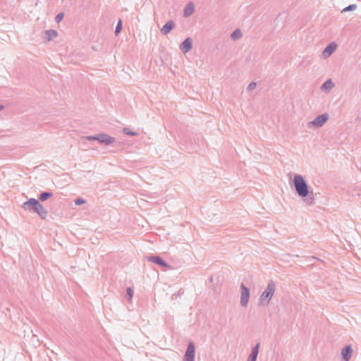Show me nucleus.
Returning <instances> with one entry per match:
<instances>
[{"label": "nucleus", "instance_id": "f257e3e1", "mask_svg": "<svg viewBox=\"0 0 361 361\" xmlns=\"http://www.w3.org/2000/svg\"><path fill=\"white\" fill-rule=\"evenodd\" d=\"M276 289V283L274 281H269L265 290L259 296L258 305L267 306L274 296Z\"/></svg>", "mask_w": 361, "mask_h": 361}, {"label": "nucleus", "instance_id": "f03ea898", "mask_svg": "<svg viewBox=\"0 0 361 361\" xmlns=\"http://www.w3.org/2000/svg\"><path fill=\"white\" fill-rule=\"evenodd\" d=\"M23 209L27 211H32L38 214L42 218H46L47 215V209L34 198L30 199L23 204Z\"/></svg>", "mask_w": 361, "mask_h": 361}, {"label": "nucleus", "instance_id": "7ed1b4c3", "mask_svg": "<svg viewBox=\"0 0 361 361\" xmlns=\"http://www.w3.org/2000/svg\"><path fill=\"white\" fill-rule=\"evenodd\" d=\"M294 185L300 196L305 197L308 195L307 185L301 176L296 175L294 177Z\"/></svg>", "mask_w": 361, "mask_h": 361}, {"label": "nucleus", "instance_id": "20e7f679", "mask_svg": "<svg viewBox=\"0 0 361 361\" xmlns=\"http://www.w3.org/2000/svg\"><path fill=\"white\" fill-rule=\"evenodd\" d=\"M240 305L242 307H246L250 299V289L243 283L240 284Z\"/></svg>", "mask_w": 361, "mask_h": 361}, {"label": "nucleus", "instance_id": "39448f33", "mask_svg": "<svg viewBox=\"0 0 361 361\" xmlns=\"http://www.w3.org/2000/svg\"><path fill=\"white\" fill-rule=\"evenodd\" d=\"M195 353V345L192 341L188 344L187 349L184 355V361H194Z\"/></svg>", "mask_w": 361, "mask_h": 361}, {"label": "nucleus", "instance_id": "423d86ee", "mask_svg": "<svg viewBox=\"0 0 361 361\" xmlns=\"http://www.w3.org/2000/svg\"><path fill=\"white\" fill-rule=\"evenodd\" d=\"M147 260L148 262H153L157 265H159L160 267L163 268H169L170 267L169 264L161 257L157 255H152L147 257Z\"/></svg>", "mask_w": 361, "mask_h": 361}, {"label": "nucleus", "instance_id": "0eeeda50", "mask_svg": "<svg viewBox=\"0 0 361 361\" xmlns=\"http://www.w3.org/2000/svg\"><path fill=\"white\" fill-rule=\"evenodd\" d=\"M353 349L351 345H345L341 350V357L343 361H349L352 357Z\"/></svg>", "mask_w": 361, "mask_h": 361}, {"label": "nucleus", "instance_id": "6e6552de", "mask_svg": "<svg viewBox=\"0 0 361 361\" xmlns=\"http://www.w3.org/2000/svg\"><path fill=\"white\" fill-rule=\"evenodd\" d=\"M260 344L257 343L252 347L250 354L248 356L247 361H256L259 353Z\"/></svg>", "mask_w": 361, "mask_h": 361}, {"label": "nucleus", "instance_id": "1a4fd4ad", "mask_svg": "<svg viewBox=\"0 0 361 361\" xmlns=\"http://www.w3.org/2000/svg\"><path fill=\"white\" fill-rule=\"evenodd\" d=\"M97 140L101 143L110 145L114 142V138L108 135H99L97 136Z\"/></svg>", "mask_w": 361, "mask_h": 361}, {"label": "nucleus", "instance_id": "9d476101", "mask_svg": "<svg viewBox=\"0 0 361 361\" xmlns=\"http://www.w3.org/2000/svg\"><path fill=\"white\" fill-rule=\"evenodd\" d=\"M328 119L327 114H323L317 116L312 122L313 125L317 126H322Z\"/></svg>", "mask_w": 361, "mask_h": 361}, {"label": "nucleus", "instance_id": "9b49d317", "mask_svg": "<svg viewBox=\"0 0 361 361\" xmlns=\"http://www.w3.org/2000/svg\"><path fill=\"white\" fill-rule=\"evenodd\" d=\"M192 48V39L187 38L180 45V49L183 53L188 52Z\"/></svg>", "mask_w": 361, "mask_h": 361}, {"label": "nucleus", "instance_id": "f8f14e48", "mask_svg": "<svg viewBox=\"0 0 361 361\" xmlns=\"http://www.w3.org/2000/svg\"><path fill=\"white\" fill-rule=\"evenodd\" d=\"M336 44L334 43H331L327 47L324 49L323 54L325 56H329L336 49Z\"/></svg>", "mask_w": 361, "mask_h": 361}, {"label": "nucleus", "instance_id": "ddd939ff", "mask_svg": "<svg viewBox=\"0 0 361 361\" xmlns=\"http://www.w3.org/2000/svg\"><path fill=\"white\" fill-rule=\"evenodd\" d=\"M174 27V23L173 21H168L161 28V32L163 34H168Z\"/></svg>", "mask_w": 361, "mask_h": 361}, {"label": "nucleus", "instance_id": "4468645a", "mask_svg": "<svg viewBox=\"0 0 361 361\" xmlns=\"http://www.w3.org/2000/svg\"><path fill=\"white\" fill-rule=\"evenodd\" d=\"M194 12V5L192 3H189L184 9L185 16H189Z\"/></svg>", "mask_w": 361, "mask_h": 361}, {"label": "nucleus", "instance_id": "2eb2a0df", "mask_svg": "<svg viewBox=\"0 0 361 361\" xmlns=\"http://www.w3.org/2000/svg\"><path fill=\"white\" fill-rule=\"evenodd\" d=\"M334 87V83L331 80H327L322 85V89L325 90H329Z\"/></svg>", "mask_w": 361, "mask_h": 361}, {"label": "nucleus", "instance_id": "dca6fc26", "mask_svg": "<svg viewBox=\"0 0 361 361\" xmlns=\"http://www.w3.org/2000/svg\"><path fill=\"white\" fill-rule=\"evenodd\" d=\"M46 35L48 36V39H51L56 37L57 33L56 31L51 30L46 32Z\"/></svg>", "mask_w": 361, "mask_h": 361}, {"label": "nucleus", "instance_id": "f3484780", "mask_svg": "<svg viewBox=\"0 0 361 361\" xmlns=\"http://www.w3.org/2000/svg\"><path fill=\"white\" fill-rule=\"evenodd\" d=\"M51 196V194L49 193V192H42L40 195H39V200L41 201H45L47 200L48 198H49Z\"/></svg>", "mask_w": 361, "mask_h": 361}, {"label": "nucleus", "instance_id": "a211bd4d", "mask_svg": "<svg viewBox=\"0 0 361 361\" xmlns=\"http://www.w3.org/2000/svg\"><path fill=\"white\" fill-rule=\"evenodd\" d=\"M126 296L128 300H131L133 297V290L130 287H128L126 289Z\"/></svg>", "mask_w": 361, "mask_h": 361}, {"label": "nucleus", "instance_id": "6ab92c4d", "mask_svg": "<svg viewBox=\"0 0 361 361\" xmlns=\"http://www.w3.org/2000/svg\"><path fill=\"white\" fill-rule=\"evenodd\" d=\"M240 37H241V32L239 30H235L232 35H231V37L233 39H238Z\"/></svg>", "mask_w": 361, "mask_h": 361}, {"label": "nucleus", "instance_id": "aec40b11", "mask_svg": "<svg viewBox=\"0 0 361 361\" xmlns=\"http://www.w3.org/2000/svg\"><path fill=\"white\" fill-rule=\"evenodd\" d=\"M121 29H122V21H121V20H119L118 25L116 27V31H115L116 34V35L118 34L121 32Z\"/></svg>", "mask_w": 361, "mask_h": 361}, {"label": "nucleus", "instance_id": "412c9836", "mask_svg": "<svg viewBox=\"0 0 361 361\" xmlns=\"http://www.w3.org/2000/svg\"><path fill=\"white\" fill-rule=\"evenodd\" d=\"M123 132L126 134V135H136L137 133H135V132H133L131 131L130 129L128 128H124L123 129Z\"/></svg>", "mask_w": 361, "mask_h": 361}, {"label": "nucleus", "instance_id": "4be33fe9", "mask_svg": "<svg viewBox=\"0 0 361 361\" xmlns=\"http://www.w3.org/2000/svg\"><path fill=\"white\" fill-rule=\"evenodd\" d=\"M63 18V13H61L56 16V20L57 23H59L62 20Z\"/></svg>", "mask_w": 361, "mask_h": 361}, {"label": "nucleus", "instance_id": "5701e85b", "mask_svg": "<svg viewBox=\"0 0 361 361\" xmlns=\"http://www.w3.org/2000/svg\"><path fill=\"white\" fill-rule=\"evenodd\" d=\"M356 8V6L353 4V5H350L349 6L345 8L343 11H351V10H354L355 8Z\"/></svg>", "mask_w": 361, "mask_h": 361}, {"label": "nucleus", "instance_id": "b1692460", "mask_svg": "<svg viewBox=\"0 0 361 361\" xmlns=\"http://www.w3.org/2000/svg\"><path fill=\"white\" fill-rule=\"evenodd\" d=\"M84 200H81V199H78L76 201H75V204H78V205H80L82 203H84Z\"/></svg>", "mask_w": 361, "mask_h": 361}, {"label": "nucleus", "instance_id": "393cba45", "mask_svg": "<svg viewBox=\"0 0 361 361\" xmlns=\"http://www.w3.org/2000/svg\"><path fill=\"white\" fill-rule=\"evenodd\" d=\"M255 86H256V83H255V82H252V83H250V84L249 85L248 88H249L250 90H252L253 88H255Z\"/></svg>", "mask_w": 361, "mask_h": 361}, {"label": "nucleus", "instance_id": "a878e982", "mask_svg": "<svg viewBox=\"0 0 361 361\" xmlns=\"http://www.w3.org/2000/svg\"><path fill=\"white\" fill-rule=\"evenodd\" d=\"M86 139L89 140H97V136H90L87 137Z\"/></svg>", "mask_w": 361, "mask_h": 361}, {"label": "nucleus", "instance_id": "bb28decb", "mask_svg": "<svg viewBox=\"0 0 361 361\" xmlns=\"http://www.w3.org/2000/svg\"><path fill=\"white\" fill-rule=\"evenodd\" d=\"M77 230H78V229H77V227H75V231H71V233L73 235H78V234H77V233H76V231H77Z\"/></svg>", "mask_w": 361, "mask_h": 361}, {"label": "nucleus", "instance_id": "cd10ccee", "mask_svg": "<svg viewBox=\"0 0 361 361\" xmlns=\"http://www.w3.org/2000/svg\"><path fill=\"white\" fill-rule=\"evenodd\" d=\"M77 237H78V238H82V234H81V233H78V235Z\"/></svg>", "mask_w": 361, "mask_h": 361}, {"label": "nucleus", "instance_id": "c85d7f7f", "mask_svg": "<svg viewBox=\"0 0 361 361\" xmlns=\"http://www.w3.org/2000/svg\"><path fill=\"white\" fill-rule=\"evenodd\" d=\"M2 107L0 106V110H1Z\"/></svg>", "mask_w": 361, "mask_h": 361}]
</instances>
